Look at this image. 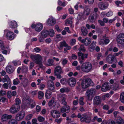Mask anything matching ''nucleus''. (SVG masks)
<instances>
[{"instance_id":"f257e3e1","label":"nucleus","mask_w":124,"mask_h":124,"mask_svg":"<svg viewBox=\"0 0 124 124\" xmlns=\"http://www.w3.org/2000/svg\"><path fill=\"white\" fill-rule=\"evenodd\" d=\"M93 67L92 64L89 62L83 63L81 66V70L83 72L88 73L91 71Z\"/></svg>"},{"instance_id":"f03ea898","label":"nucleus","mask_w":124,"mask_h":124,"mask_svg":"<svg viewBox=\"0 0 124 124\" xmlns=\"http://www.w3.org/2000/svg\"><path fill=\"white\" fill-rule=\"evenodd\" d=\"M92 82L91 80L89 78H87L83 79L82 81V86L83 88H87L90 85Z\"/></svg>"},{"instance_id":"7ed1b4c3","label":"nucleus","mask_w":124,"mask_h":124,"mask_svg":"<svg viewBox=\"0 0 124 124\" xmlns=\"http://www.w3.org/2000/svg\"><path fill=\"white\" fill-rule=\"evenodd\" d=\"M31 58L35 63H39L42 61V59L41 56L39 54L36 55H31L30 56Z\"/></svg>"},{"instance_id":"20e7f679","label":"nucleus","mask_w":124,"mask_h":124,"mask_svg":"<svg viewBox=\"0 0 124 124\" xmlns=\"http://www.w3.org/2000/svg\"><path fill=\"white\" fill-rule=\"evenodd\" d=\"M116 41L119 44L124 45V33H122L117 37Z\"/></svg>"},{"instance_id":"39448f33","label":"nucleus","mask_w":124,"mask_h":124,"mask_svg":"<svg viewBox=\"0 0 124 124\" xmlns=\"http://www.w3.org/2000/svg\"><path fill=\"white\" fill-rule=\"evenodd\" d=\"M20 106L19 105L13 104L10 108V112L12 114H15L17 113L19 110Z\"/></svg>"},{"instance_id":"423d86ee","label":"nucleus","mask_w":124,"mask_h":124,"mask_svg":"<svg viewBox=\"0 0 124 124\" xmlns=\"http://www.w3.org/2000/svg\"><path fill=\"white\" fill-rule=\"evenodd\" d=\"M31 27L32 28H34L36 31L40 32L42 29L43 26L42 24L39 23L36 25L32 24L31 26Z\"/></svg>"},{"instance_id":"0eeeda50","label":"nucleus","mask_w":124,"mask_h":124,"mask_svg":"<svg viewBox=\"0 0 124 124\" xmlns=\"http://www.w3.org/2000/svg\"><path fill=\"white\" fill-rule=\"evenodd\" d=\"M25 115V112L23 111H21L16 114V118L17 120L19 121L23 119Z\"/></svg>"},{"instance_id":"6e6552de","label":"nucleus","mask_w":124,"mask_h":124,"mask_svg":"<svg viewBox=\"0 0 124 124\" xmlns=\"http://www.w3.org/2000/svg\"><path fill=\"white\" fill-rule=\"evenodd\" d=\"M99 16V15L97 14H93L92 15L89 17L88 20L90 22L93 23L95 22Z\"/></svg>"},{"instance_id":"1a4fd4ad","label":"nucleus","mask_w":124,"mask_h":124,"mask_svg":"<svg viewBox=\"0 0 124 124\" xmlns=\"http://www.w3.org/2000/svg\"><path fill=\"white\" fill-rule=\"evenodd\" d=\"M115 59L116 61V62L117 61V60L115 57V56H113L111 54L108 55L106 58V61L109 64L112 63L114 60Z\"/></svg>"},{"instance_id":"9d476101","label":"nucleus","mask_w":124,"mask_h":124,"mask_svg":"<svg viewBox=\"0 0 124 124\" xmlns=\"http://www.w3.org/2000/svg\"><path fill=\"white\" fill-rule=\"evenodd\" d=\"M91 118L85 114L82 115V117L81 119V121L82 122H85L87 123H89L91 121Z\"/></svg>"},{"instance_id":"9b49d317","label":"nucleus","mask_w":124,"mask_h":124,"mask_svg":"<svg viewBox=\"0 0 124 124\" xmlns=\"http://www.w3.org/2000/svg\"><path fill=\"white\" fill-rule=\"evenodd\" d=\"M67 82L69 85L71 87H74L76 84V79L73 77L69 78L67 81Z\"/></svg>"},{"instance_id":"f8f14e48","label":"nucleus","mask_w":124,"mask_h":124,"mask_svg":"<svg viewBox=\"0 0 124 124\" xmlns=\"http://www.w3.org/2000/svg\"><path fill=\"white\" fill-rule=\"evenodd\" d=\"M101 97L99 96H96L95 97L93 100L94 105H98L101 104Z\"/></svg>"},{"instance_id":"ddd939ff","label":"nucleus","mask_w":124,"mask_h":124,"mask_svg":"<svg viewBox=\"0 0 124 124\" xmlns=\"http://www.w3.org/2000/svg\"><path fill=\"white\" fill-rule=\"evenodd\" d=\"M51 114L52 117L54 118H59L60 116L59 111L55 110H53L51 111Z\"/></svg>"},{"instance_id":"4468645a","label":"nucleus","mask_w":124,"mask_h":124,"mask_svg":"<svg viewBox=\"0 0 124 124\" xmlns=\"http://www.w3.org/2000/svg\"><path fill=\"white\" fill-rule=\"evenodd\" d=\"M47 86L49 90L54 91V85L53 81L51 80L49 81L47 83Z\"/></svg>"},{"instance_id":"2eb2a0df","label":"nucleus","mask_w":124,"mask_h":124,"mask_svg":"<svg viewBox=\"0 0 124 124\" xmlns=\"http://www.w3.org/2000/svg\"><path fill=\"white\" fill-rule=\"evenodd\" d=\"M110 88L108 84L107 83H105L102 85L101 90L103 92H105L109 90Z\"/></svg>"},{"instance_id":"dca6fc26","label":"nucleus","mask_w":124,"mask_h":124,"mask_svg":"<svg viewBox=\"0 0 124 124\" xmlns=\"http://www.w3.org/2000/svg\"><path fill=\"white\" fill-rule=\"evenodd\" d=\"M7 38L10 40H12L14 38V33L11 31L8 32L7 34Z\"/></svg>"},{"instance_id":"f3484780","label":"nucleus","mask_w":124,"mask_h":124,"mask_svg":"<svg viewBox=\"0 0 124 124\" xmlns=\"http://www.w3.org/2000/svg\"><path fill=\"white\" fill-rule=\"evenodd\" d=\"M47 22L48 25L51 26L54 25L56 21L54 18L51 17L47 20Z\"/></svg>"},{"instance_id":"a211bd4d","label":"nucleus","mask_w":124,"mask_h":124,"mask_svg":"<svg viewBox=\"0 0 124 124\" xmlns=\"http://www.w3.org/2000/svg\"><path fill=\"white\" fill-rule=\"evenodd\" d=\"M54 73H58L62 74L63 73V72L62 71V69L60 66H57L55 68L54 71Z\"/></svg>"},{"instance_id":"6ab92c4d","label":"nucleus","mask_w":124,"mask_h":124,"mask_svg":"<svg viewBox=\"0 0 124 124\" xmlns=\"http://www.w3.org/2000/svg\"><path fill=\"white\" fill-rule=\"evenodd\" d=\"M15 69L14 67L11 65L8 66L6 68V71L7 72L11 74L14 71Z\"/></svg>"},{"instance_id":"aec40b11","label":"nucleus","mask_w":124,"mask_h":124,"mask_svg":"<svg viewBox=\"0 0 124 124\" xmlns=\"http://www.w3.org/2000/svg\"><path fill=\"white\" fill-rule=\"evenodd\" d=\"M96 43V42L94 41L92 42V43L89 46L88 49L90 51H93L95 49Z\"/></svg>"},{"instance_id":"412c9836","label":"nucleus","mask_w":124,"mask_h":124,"mask_svg":"<svg viewBox=\"0 0 124 124\" xmlns=\"http://www.w3.org/2000/svg\"><path fill=\"white\" fill-rule=\"evenodd\" d=\"M12 117L11 115L7 114L4 115L1 117V120L2 122L6 121L7 120L10 119Z\"/></svg>"},{"instance_id":"4be33fe9","label":"nucleus","mask_w":124,"mask_h":124,"mask_svg":"<svg viewBox=\"0 0 124 124\" xmlns=\"http://www.w3.org/2000/svg\"><path fill=\"white\" fill-rule=\"evenodd\" d=\"M91 41V40L90 39H88L86 37L85 39H82L81 43H84L85 46H87L90 44Z\"/></svg>"},{"instance_id":"5701e85b","label":"nucleus","mask_w":124,"mask_h":124,"mask_svg":"<svg viewBox=\"0 0 124 124\" xmlns=\"http://www.w3.org/2000/svg\"><path fill=\"white\" fill-rule=\"evenodd\" d=\"M81 30L82 35L85 36L87 35L88 34V31L85 27L84 26L82 27Z\"/></svg>"},{"instance_id":"b1692460","label":"nucleus","mask_w":124,"mask_h":124,"mask_svg":"<svg viewBox=\"0 0 124 124\" xmlns=\"http://www.w3.org/2000/svg\"><path fill=\"white\" fill-rule=\"evenodd\" d=\"M2 81L4 83L7 81V83H9L8 84L10 85V83L11 82L10 78L7 75H6L4 77L2 78Z\"/></svg>"},{"instance_id":"393cba45","label":"nucleus","mask_w":124,"mask_h":124,"mask_svg":"<svg viewBox=\"0 0 124 124\" xmlns=\"http://www.w3.org/2000/svg\"><path fill=\"white\" fill-rule=\"evenodd\" d=\"M99 8L101 10H103L107 8V6H106L104 3L101 2L98 4Z\"/></svg>"},{"instance_id":"a878e982","label":"nucleus","mask_w":124,"mask_h":124,"mask_svg":"<svg viewBox=\"0 0 124 124\" xmlns=\"http://www.w3.org/2000/svg\"><path fill=\"white\" fill-rule=\"evenodd\" d=\"M84 8V13L86 15L88 16L90 13V9L86 6H85Z\"/></svg>"},{"instance_id":"bb28decb","label":"nucleus","mask_w":124,"mask_h":124,"mask_svg":"<svg viewBox=\"0 0 124 124\" xmlns=\"http://www.w3.org/2000/svg\"><path fill=\"white\" fill-rule=\"evenodd\" d=\"M49 32L46 30H43L41 32V36L44 37H46L49 35Z\"/></svg>"},{"instance_id":"cd10ccee","label":"nucleus","mask_w":124,"mask_h":124,"mask_svg":"<svg viewBox=\"0 0 124 124\" xmlns=\"http://www.w3.org/2000/svg\"><path fill=\"white\" fill-rule=\"evenodd\" d=\"M124 123L123 120L120 116H118L116 119V122L117 124H123Z\"/></svg>"},{"instance_id":"c85d7f7f","label":"nucleus","mask_w":124,"mask_h":124,"mask_svg":"<svg viewBox=\"0 0 124 124\" xmlns=\"http://www.w3.org/2000/svg\"><path fill=\"white\" fill-rule=\"evenodd\" d=\"M21 84L24 87H26L29 85L28 80L27 79L24 78L23 79Z\"/></svg>"},{"instance_id":"c756f323","label":"nucleus","mask_w":124,"mask_h":124,"mask_svg":"<svg viewBox=\"0 0 124 124\" xmlns=\"http://www.w3.org/2000/svg\"><path fill=\"white\" fill-rule=\"evenodd\" d=\"M112 87L113 90L115 91L118 90L120 89L118 84L115 83L113 85Z\"/></svg>"},{"instance_id":"7c9ffc66","label":"nucleus","mask_w":124,"mask_h":124,"mask_svg":"<svg viewBox=\"0 0 124 124\" xmlns=\"http://www.w3.org/2000/svg\"><path fill=\"white\" fill-rule=\"evenodd\" d=\"M65 97V94L62 93H60L57 95V98L59 101H61Z\"/></svg>"},{"instance_id":"2f4dec72","label":"nucleus","mask_w":124,"mask_h":124,"mask_svg":"<svg viewBox=\"0 0 124 124\" xmlns=\"http://www.w3.org/2000/svg\"><path fill=\"white\" fill-rule=\"evenodd\" d=\"M52 93L49 90H47L45 94L46 98L47 99H49L51 97Z\"/></svg>"},{"instance_id":"473e14b6","label":"nucleus","mask_w":124,"mask_h":124,"mask_svg":"<svg viewBox=\"0 0 124 124\" xmlns=\"http://www.w3.org/2000/svg\"><path fill=\"white\" fill-rule=\"evenodd\" d=\"M8 83H4L2 85L3 87L4 88L6 89H7L8 88V87L9 88H10L11 86V82L10 83L9 85H10L8 84Z\"/></svg>"},{"instance_id":"72a5a7b5","label":"nucleus","mask_w":124,"mask_h":124,"mask_svg":"<svg viewBox=\"0 0 124 124\" xmlns=\"http://www.w3.org/2000/svg\"><path fill=\"white\" fill-rule=\"evenodd\" d=\"M29 102L31 108H33L36 105V103L35 101L33 100H31Z\"/></svg>"},{"instance_id":"f704fd0d","label":"nucleus","mask_w":124,"mask_h":124,"mask_svg":"<svg viewBox=\"0 0 124 124\" xmlns=\"http://www.w3.org/2000/svg\"><path fill=\"white\" fill-rule=\"evenodd\" d=\"M10 23L11 26L12 28H15L17 27V23L15 21H14L13 22H11Z\"/></svg>"},{"instance_id":"c9c22d12","label":"nucleus","mask_w":124,"mask_h":124,"mask_svg":"<svg viewBox=\"0 0 124 124\" xmlns=\"http://www.w3.org/2000/svg\"><path fill=\"white\" fill-rule=\"evenodd\" d=\"M0 46L1 49L2 50L8 49L7 47H6L5 46L3 42L1 40L0 41Z\"/></svg>"},{"instance_id":"e433bc0d","label":"nucleus","mask_w":124,"mask_h":124,"mask_svg":"<svg viewBox=\"0 0 124 124\" xmlns=\"http://www.w3.org/2000/svg\"><path fill=\"white\" fill-rule=\"evenodd\" d=\"M88 92H89L93 96L94 95H95L96 93V90L93 89H91L87 91Z\"/></svg>"},{"instance_id":"4c0bfd02","label":"nucleus","mask_w":124,"mask_h":124,"mask_svg":"<svg viewBox=\"0 0 124 124\" xmlns=\"http://www.w3.org/2000/svg\"><path fill=\"white\" fill-rule=\"evenodd\" d=\"M86 95L87 98L88 100L92 99L93 98V96L89 92H88L87 91L86 92Z\"/></svg>"},{"instance_id":"58836bf2","label":"nucleus","mask_w":124,"mask_h":124,"mask_svg":"<svg viewBox=\"0 0 124 124\" xmlns=\"http://www.w3.org/2000/svg\"><path fill=\"white\" fill-rule=\"evenodd\" d=\"M120 97V100L121 102L124 104V93H121Z\"/></svg>"},{"instance_id":"ea45409f","label":"nucleus","mask_w":124,"mask_h":124,"mask_svg":"<svg viewBox=\"0 0 124 124\" xmlns=\"http://www.w3.org/2000/svg\"><path fill=\"white\" fill-rule=\"evenodd\" d=\"M59 44L60 45L63 47H66L68 46V45L66 43L65 40H63Z\"/></svg>"},{"instance_id":"a19ab883","label":"nucleus","mask_w":124,"mask_h":124,"mask_svg":"<svg viewBox=\"0 0 124 124\" xmlns=\"http://www.w3.org/2000/svg\"><path fill=\"white\" fill-rule=\"evenodd\" d=\"M38 96L39 99H41L44 95L43 93L41 91H39L38 92Z\"/></svg>"},{"instance_id":"79ce46f5","label":"nucleus","mask_w":124,"mask_h":124,"mask_svg":"<svg viewBox=\"0 0 124 124\" xmlns=\"http://www.w3.org/2000/svg\"><path fill=\"white\" fill-rule=\"evenodd\" d=\"M8 124H17V121L15 119H11L9 121Z\"/></svg>"},{"instance_id":"37998d69","label":"nucleus","mask_w":124,"mask_h":124,"mask_svg":"<svg viewBox=\"0 0 124 124\" xmlns=\"http://www.w3.org/2000/svg\"><path fill=\"white\" fill-rule=\"evenodd\" d=\"M48 32H49V35L51 37H53L54 36V32L53 29H50L49 31Z\"/></svg>"},{"instance_id":"c03bdc74","label":"nucleus","mask_w":124,"mask_h":124,"mask_svg":"<svg viewBox=\"0 0 124 124\" xmlns=\"http://www.w3.org/2000/svg\"><path fill=\"white\" fill-rule=\"evenodd\" d=\"M22 70L23 72L25 73L28 70V67L24 65H23L22 67Z\"/></svg>"},{"instance_id":"a18cd8bd","label":"nucleus","mask_w":124,"mask_h":124,"mask_svg":"<svg viewBox=\"0 0 124 124\" xmlns=\"http://www.w3.org/2000/svg\"><path fill=\"white\" fill-rule=\"evenodd\" d=\"M54 97L52 98L51 100H50L48 102V105L49 106H51L54 103Z\"/></svg>"},{"instance_id":"49530a36","label":"nucleus","mask_w":124,"mask_h":124,"mask_svg":"<svg viewBox=\"0 0 124 124\" xmlns=\"http://www.w3.org/2000/svg\"><path fill=\"white\" fill-rule=\"evenodd\" d=\"M20 83V81L17 78H16L13 80V84L14 85H17L19 84Z\"/></svg>"},{"instance_id":"de8ad7c7","label":"nucleus","mask_w":124,"mask_h":124,"mask_svg":"<svg viewBox=\"0 0 124 124\" xmlns=\"http://www.w3.org/2000/svg\"><path fill=\"white\" fill-rule=\"evenodd\" d=\"M88 55V54H83L81 56V58L82 60H85V59H86L87 58Z\"/></svg>"},{"instance_id":"09e8293b","label":"nucleus","mask_w":124,"mask_h":124,"mask_svg":"<svg viewBox=\"0 0 124 124\" xmlns=\"http://www.w3.org/2000/svg\"><path fill=\"white\" fill-rule=\"evenodd\" d=\"M78 50L79 51H82L83 52H85V49L84 45H83L80 46V47L78 48Z\"/></svg>"},{"instance_id":"8fccbe9b","label":"nucleus","mask_w":124,"mask_h":124,"mask_svg":"<svg viewBox=\"0 0 124 124\" xmlns=\"http://www.w3.org/2000/svg\"><path fill=\"white\" fill-rule=\"evenodd\" d=\"M64 106V107H65V108L66 109V111H67L66 113H69L70 111V107L69 106L67 105Z\"/></svg>"},{"instance_id":"3c124183","label":"nucleus","mask_w":124,"mask_h":124,"mask_svg":"<svg viewBox=\"0 0 124 124\" xmlns=\"http://www.w3.org/2000/svg\"><path fill=\"white\" fill-rule=\"evenodd\" d=\"M61 104L64 105H66L67 104V102L66 101V97L61 100Z\"/></svg>"},{"instance_id":"603ef678","label":"nucleus","mask_w":124,"mask_h":124,"mask_svg":"<svg viewBox=\"0 0 124 124\" xmlns=\"http://www.w3.org/2000/svg\"><path fill=\"white\" fill-rule=\"evenodd\" d=\"M72 23V20L71 19H69L66 20L65 21V24H71Z\"/></svg>"},{"instance_id":"864d4df0","label":"nucleus","mask_w":124,"mask_h":124,"mask_svg":"<svg viewBox=\"0 0 124 124\" xmlns=\"http://www.w3.org/2000/svg\"><path fill=\"white\" fill-rule=\"evenodd\" d=\"M38 120L40 122H41L44 120L45 118L41 116H39L38 118Z\"/></svg>"},{"instance_id":"5fc2aeb1","label":"nucleus","mask_w":124,"mask_h":124,"mask_svg":"<svg viewBox=\"0 0 124 124\" xmlns=\"http://www.w3.org/2000/svg\"><path fill=\"white\" fill-rule=\"evenodd\" d=\"M16 103L14 104H16L17 105H19V104L20 103L21 101L19 99L16 98L15 100Z\"/></svg>"},{"instance_id":"6e6d98bb","label":"nucleus","mask_w":124,"mask_h":124,"mask_svg":"<svg viewBox=\"0 0 124 124\" xmlns=\"http://www.w3.org/2000/svg\"><path fill=\"white\" fill-rule=\"evenodd\" d=\"M48 63H49V66H52L53 65V60L52 59H49L48 61Z\"/></svg>"},{"instance_id":"4d7b16f0","label":"nucleus","mask_w":124,"mask_h":124,"mask_svg":"<svg viewBox=\"0 0 124 124\" xmlns=\"http://www.w3.org/2000/svg\"><path fill=\"white\" fill-rule=\"evenodd\" d=\"M66 46L67 47L64 48V50L63 51L64 53H66L68 50H70L71 48V47L70 46H68V45L67 46Z\"/></svg>"},{"instance_id":"13d9d810","label":"nucleus","mask_w":124,"mask_h":124,"mask_svg":"<svg viewBox=\"0 0 124 124\" xmlns=\"http://www.w3.org/2000/svg\"><path fill=\"white\" fill-rule=\"evenodd\" d=\"M32 116V114H30L27 116L26 117V119L27 120H30Z\"/></svg>"},{"instance_id":"bf43d9fd","label":"nucleus","mask_w":124,"mask_h":124,"mask_svg":"<svg viewBox=\"0 0 124 124\" xmlns=\"http://www.w3.org/2000/svg\"><path fill=\"white\" fill-rule=\"evenodd\" d=\"M54 75L56 76L57 77V78L60 79L62 77L60 75L61 74H59L58 73H54Z\"/></svg>"},{"instance_id":"052dcab7","label":"nucleus","mask_w":124,"mask_h":124,"mask_svg":"<svg viewBox=\"0 0 124 124\" xmlns=\"http://www.w3.org/2000/svg\"><path fill=\"white\" fill-rule=\"evenodd\" d=\"M65 107L64 106H62V108H60V111L61 112L63 113L66 112V109L65 108Z\"/></svg>"},{"instance_id":"680f3d73","label":"nucleus","mask_w":124,"mask_h":124,"mask_svg":"<svg viewBox=\"0 0 124 124\" xmlns=\"http://www.w3.org/2000/svg\"><path fill=\"white\" fill-rule=\"evenodd\" d=\"M98 23L100 24L102 26H104L105 23H104L103 21L100 20H98Z\"/></svg>"},{"instance_id":"e2e57ef3","label":"nucleus","mask_w":124,"mask_h":124,"mask_svg":"<svg viewBox=\"0 0 124 124\" xmlns=\"http://www.w3.org/2000/svg\"><path fill=\"white\" fill-rule=\"evenodd\" d=\"M83 98L81 97L79 99V103L81 105H83L84 104V102H83Z\"/></svg>"},{"instance_id":"0e129e2a","label":"nucleus","mask_w":124,"mask_h":124,"mask_svg":"<svg viewBox=\"0 0 124 124\" xmlns=\"http://www.w3.org/2000/svg\"><path fill=\"white\" fill-rule=\"evenodd\" d=\"M34 63L33 62H31L30 64L29 69H31L34 67Z\"/></svg>"},{"instance_id":"69168bd1","label":"nucleus","mask_w":124,"mask_h":124,"mask_svg":"<svg viewBox=\"0 0 124 124\" xmlns=\"http://www.w3.org/2000/svg\"><path fill=\"white\" fill-rule=\"evenodd\" d=\"M66 81V79L65 78H63L61 79L60 80V82L62 84H65Z\"/></svg>"},{"instance_id":"338daca9","label":"nucleus","mask_w":124,"mask_h":124,"mask_svg":"<svg viewBox=\"0 0 124 124\" xmlns=\"http://www.w3.org/2000/svg\"><path fill=\"white\" fill-rule=\"evenodd\" d=\"M58 4L60 6H65V3L64 2L62 3V2L60 1H59L58 2Z\"/></svg>"},{"instance_id":"774afa93","label":"nucleus","mask_w":124,"mask_h":124,"mask_svg":"<svg viewBox=\"0 0 124 124\" xmlns=\"http://www.w3.org/2000/svg\"><path fill=\"white\" fill-rule=\"evenodd\" d=\"M11 92L9 91L7 93V96L9 98H10L11 97Z\"/></svg>"}]
</instances>
